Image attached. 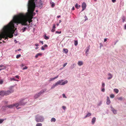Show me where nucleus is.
Instances as JSON below:
<instances>
[{
  "mask_svg": "<svg viewBox=\"0 0 126 126\" xmlns=\"http://www.w3.org/2000/svg\"><path fill=\"white\" fill-rule=\"evenodd\" d=\"M36 5H37V6H38L39 8H41L42 7V5H43V3L42 1H41V0H40L39 2L38 3V6L37 4V1L36 3Z\"/></svg>",
  "mask_w": 126,
  "mask_h": 126,
  "instance_id": "0eeeda50",
  "label": "nucleus"
},
{
  "mask_svg": "<svg viewBox=\"0 0 126 126\" xmlns=\"http://www.w3.org/2000/svg\"><path fill=\"white\" fill-rule=\"evenodd\" d=\"M89 49H88L87 48V49H85V52L86 53L88 52L89 51Z\"/></svg>",
  "mask_w": 126,
  "mask_h": 126,
  "instance_id": "de8ad7c7",
  "label": "nucleus"
},
{
  "mask_svg": "<svg viewBox=\"0 0 126 126\" xmlns=\"http://www.w3.org/2000/svg\"><path fill=\"white\" fill-rule=\"evenodd\" d=\"M24 64H21V67H23L24 66Z\"/></svg>",
  "mask_w": 126,
  "mask_h": 126,
  "instance_id": "e2e57ef3",
  "label": "nucleus"
},
{
  "mask_svg": "<svg viewBox=\"0 0 126 126\" xmlns=\"http://www.w3.org/2000/svg\"><path fill=\"white\" fill-rule=\"evenodd\" d=\"M108 76H109V77L107 78L108 79H110L112 77V75L110 73H108Z\"/></svg>",
  "mask_w": 126,
  "mask_h": 126,
  "instance_id": "f8f14e48",
  "label": "nucleus"
},
{
  "mask_svg": "<svg viewBox=\"0 0 126 126\" xmlns=\"http://www.w3.org/2000/svg\"><path fill=\"white\" fill-rule=\"evenodd\" d=\"M88 52H86V53L85 52V54L86 56H87L88 55Z\"/></svg>",
  "mask_w": 126,
  "mask_h": 126,
  "instance_id": "338daca9",
  "label": "nucleus"
},
{
  "mask_svg": "<svg viewBox=\"0 0 126 126\" xmlns=\"http://www.w3.org/2000/svg\"><path fill=\"white\" fill-rule=\"evenodd\" d=\"M100 47H101L102 46V44L101 43H100Z\"/></svg>",
  "mask_w": 126,
  "mask_h": 126,
  "instance_id": "bf43d9fd",
  "label": "nucleus"
},
{
  "mask_svg": "<svg viewBox=\"0 0 126 126\" xmlns=\"http://www.w3.org/2000/svg\"><path fill=\"white\" fill-rule=\"evenodd\" d=\"M40 43H41L42 44H43V41H40L39 42Z\"/></svg>",
  "mask_w": 126,
  "mask_h": 126,
  "instance_id": "6e6d98bb",
  "label": "nucleus"
},
{
  "mask_svg": "<svg viewBox=\"0 0 126 126\" xmlns=\"http://www.w3.org/2000/svg\"><path fill=\"white\" fill-rule=\"evenodd\" d=\"M110 98L108 97H107L106 104L107 105H108L110 104Z\"/></svg>",
  "mask_w": 126,
  "mask_h": 126,
  "instance_id": "9b49d317",
  "label": "nucleus"
},
{
  "mask_svg": "<svg viewBox=\"0 0 126 126\" xmlns=\"http://www.w3.org/2000/svg\"><path fill=\"white\" fill-rule=\"evenodd\" d=\"M21 55L19 54H18V55H16V58H17V59H18V58L19 57H21Z\"/></svg>",
  "mask_w": 126,
  "mask_h": 126,
  "instance_id": "c9c22d12",
  "label": "nucleus"
},
{
  "mask_svg": "<svg viewBox=\"0 0 126 126\" xmlns=\"http://www.w3.org/2000/svg\"><path fill=\"white\" fill-rule=\"evenodd\" d=\"M102 102L101 101H100L98 104L97 105L98 106H100L102 104Z\"/></svg>",
  "mask_w": 126,
  "mask_h": 126,
  "instance_id": "f704fd0d",
  "label": "nucleus"
},
{
  "mask_svg": "<svg viewBox=\"0 0 126 126\" xmlns=\"http://www.w3.org/2000/svg\"><path fill=\"white\" fill-rule=\"evenodd\" d=\"M78 65L79 66L82 65L83 64V63L81 61H79L78 63Z\"/></svg>",
  "mask_w": 126,
  "mask_h": 126,
  "instance_id": "4468645a",
  "label": "nucleus"
},
{
  "mask_svg": "<svg viewBox=\"0 0 126 126\" xmlns=\"http://www.w3.org/2000/svg\"><path fill=\"white\" fill-rule=\"evenodd\" d=\"M116 0H112V2L113 3H115L116 1Z\"/></svg>",
  "mask_w": 126,
  "mask_h": 126,
  "instance_id": "864d4df0",
  "label": "nucleus"
},
{
  "mask_svg": "<svg viewBox=\"0 0 126 126\" xmlns=\"http://www.w3.org/2000/svg\"><path fill=\"white\" fill-rule=\"evenodd\" d=\"M60 17H61L60 16H57V17L58 18H59Z\"/></svg>",
  "mask_w": 126,
  "mask_h": 126,
  "instance_id": "774afa93",
  "label": "nucleus"
},
{
  "mask_svg": "<svg viewBox=\"0 0 126 126\" xmlns=\"http://www.w3.org/2000/svg\"><path fill=\"white\" fill-rule=\"evenodd\" d=\"M41 49L42 50H45V49L44 48V47L43 46L41 48Z\"/></svg>",
  "mask_w": 126,
  "mask_h": 126,
  "instance_id": "8fccbe9b",
  "label": "nucleus"
},
{
  "mask_svg": "<svg viewBox=\"0 0 126 126\" xmlns=\"http://www.w3.org/2000/svg\"><path fill=\"white\" fill-rule=\"evenodd\" d=\"M26 27H24L23 29H22V30L23 31V32H24L26 30Z\"/></svg>",
  "mask_w": 126,
  "mask_h": 126,
  "instance_id": "49530a36",
  "label": "nucleus"
},
{
  "mask_svg": "<svg viewBox=\"0 0 126 126\" xmlns=\"http://www.w3.org/2000/svg\"><path fill=\"white\" fill-rule=\"evenodd\" d=\"M62 108L64 110H65L66 109V107L64 106H62Z\"/></svg>",
  "mask_w": 126,
  "mask_h": 126,
  "instance_id": "c03bdc74",
  "label": "nucleus"
},
{
  "mask_svg": "<svg viewBox=\"0 0 126 126\" xmlns=\"http://www.w3.org/2000/svg\"><path fill=\"white\" fill-rule=\"evenodd\" d=\"M55 78H50V79H49V81H52V80H54V79H55Z\"/></svg>",
  "mask_w": 126,
  "mask_h": 126,
  "instance_id": "4c0bfd02",
  "label": "nucleus"
},
{
  "mask_svg": "<svg viewBox=\"0 0 126 126\" xmlns=\"http://www.w3.org/2000/svg\"><path fill=\"white\" fill-rule=\"evenodd\" d=\"M10 79L11 81H12V80L18 81L17 80H16L14 78H10Z\"/></svg>",
  "mask_w": 126,
  "mask_h": 126,
  "instance_id": "c756f323",
  "label": "nucleus"
},
{
  "mask_svg": "<svg viewBox=\"0 0 126 126\" xmlns=\"http://www.w3.org/2000/svg\"><path fill=\"white\" fill-rule=\"evenodd\" d=\"M111 111H112L113 112L114 114H115L117 113V110H115L114 109Z\"/></svg>",
  "mask_w": 126,
  "mask_h": 126,
  "instance_id": "393cba45",
  "label": "nucleus"
},
{
  "mask_svg": "<svg viewBox=\"0 0 126 126\" xmlns=\"http://www.w3.org/2000/svg\"><path fill=\"white\" fill-rule=\"evenodd\" d=\"M63 79L59 80L56 83L58 85H64L68 83V81L67 80H65L64 82H63Z\"/></svg>",
  "mask_w": 126,
  "mask_h": 126,
  "instance_id": "39448f33",
  "label": "nucleus"
},
{
  "mask_svg": "<svg viewBox=\"0 0 126 126\" xmlns=\"http://www.w3.org/2000/svg\"><path fill=\"white\" fill-rule=\"evenodd\" d=\"M78 42L77 41L75 40L74 41V45L76 46L78 45Z\"/></svg>",
  "mask_w": 126,
  "mask_h": 126,
  "instance_id": "2f4dec72",
  "label": "nucleus"
},
{
  "mask_svg": "<svg viewBox=\"0 0 126 126\" xmlns=\"http://www.w3.org/2000/svg\"><path fill=\"white\" fill-rule=\"evenodd\" d=\"M91 114L90 113H88L85 116V117L84 118H85L86 117H88L89 116H91Z\"/></svg>",
  "mask_w": 126,
  "mask_h": 126,
  "instance_id": "4be33fe9",
  "label": "nucleus"
},
{
  "mask_svg": "<svg viewBox=\"0 0 126 126\" xmlns=\"http://www.w3.org/2000/svg\"><path fill=\"white\" fill-rule=\"evenodd\" d=\"M114 91L116 94L118 93L119 92V90L117 89H114Z\"/></svg>",
  "mask_w": 126,
  "mask_h": 126,
  "instance_id": "b1692460",
  "label": "nucleus"
},
{
  "mask_svg": "<svg viewBox=\"0 0 126 126\" xmlns=\"http://www.w3.org/2000/svg\"><path fill=\"white\" fill-rule=\"evenodd\" d=\"M96 120V118L95 117H93L92 120V125L94 124Z\"/></svg>",
  "mask_w": 126,
  "mask_h": 126,
  "instance_id": "1a4fd4ad",
  "label": "nucleus"
},
{
  "mask_svg": "<svg viewBox=\"0 0 126 126\" xmlns=\"http://www.w3.org/2000/svg\"><path fill=\"white\" fill-rule=\"evenodd\" d=\"M47 90L46 89H44L40 91L37 94L35 95L34 98L35 99H36L39 97L44 92H45Z\"/></svg>",
  "mask_w": 126,
  "mask_h": 126,
  "instance_id": "20e7f679",
  "label": "nucleus"
},
{
  "mask_svg": "<svg viewBox=\"0 0 126 126\" xmlns=\"http://www.w3.org/2000/svg\"><path fill=\"white\" fill-rule=\"evenodd\" d=\"M75 8H74V6H73V7H72V10H75Z\"/></svg>",
  "mask_w": 126,
  "mask_h": 126,
  "instance_id": "69168bd1",
  "label": "nucleus"
},
{
  "mask_svg": "<svg viewBox=\"0 0 126 126\" xmlns=\"http://www.w3.org/2000/svg\"><path fill=\"white\" fill-rule=\"evenodd\" d=\"M62 95L63 97V98H67V97L65 96V94H63Z\"/></svg>",
  "mask_w": 126,
  "mask_h": 126,
  "instance_id": "a19ab883",
  "label": "nucleus"
},
{
  "mask_svg": "<svg viewBox=\"0 0 126 126\" xmlns=\"http://www.w3.org/2000/svg\"><path fill=\"white\" fill-rule=\"evenodd\" d=\"M42 53H39L36 54V55L35 56V58H36L39 56H41L42 55Z\"/></svg>",
  "mask_w": 126,
  "mask_h": 126,
  "instance_id": "9d476101",
  "label": "nucleus"
},
{
  "mask_svg": "<svg viewBox=\"0 0 126 126\" xmlns=\"http://www.w3.org/2000/svg\"><path fill=\"white\" fill-rule=\"evenodd\" d=\"M84 18H85L84 21H86V20H87L88 19V18L86 16H85Z\"/></svg>",
  "mask_w": 126,
  "mask_h": 126,
  "instance_id": "79ce46f5",
  "label": "nucleus"
},
{
  "mask_svg": "<svg viewBox=\"0 0 126 126\" xmlns=\"http://www.w3.org/2000/svg\"><path fill=\"white\" fill-rule=\"evenodd\" d=\"M107 41V38H105L104 39V42H105Z\"/></svg>",
  "mask_w": 126,
  "mask_h": 126,
  "instance_id": "052dcab7",
  "label": "nucleus"
},
{
  "mask_svg": "<svg viewBox=\"0 0 126 126\" xmlns=\"http://www.w3.org/2000/svg\"><path fill=\"white\" fill-rule=\"evenodd\" d=\"M51 6L52 7V8L54 7L55 6V3L53 2H51Z\"/></svg>",
  "mask_w": 126,
  "mask_h": 126,
  "instance_id": "cd10ccee",
  "label": "nucleus"
},
{
  "mask_svg": "<svg viewBox=\"0 0 126 126\" xmlns=\"http://www.w3.org/2000/svg\"><path fill=\"white\" fill-rule=\"evenodd\" d=\"M86 5L84 2H83L82 5V9L81 11V12L84 10L86 8Z\"/></svg>",
  "mask_w": 126,
  "mask_h": 126,
  "instance_id": "6e6552de",
  "label": "nucleus"
},
{
  "mask_svg": "<svg viewBox=\"0 0 126 126\" xmlns=\"http://www.w3.org/2000/svg\"><path fill=\"white\" fill-rule=\"evenodd\" d=\"M3 67L1 69H2V70L6 68V66H4V65H0V67Z\"/></svg>",
  "mask_w": 126,
  "mask_h": 126,
  "instance_id": "412c9836",
  "label": "nucleus"
},
{
  "mask_svg": "<svg viewBox=\"0 0 126 126\" xmlns=\"http://www.w3.org/2000/svg\"><path fill=\"white\" fill-rule=\"evenodd\" d=\"M44 120L43 116L40 115H37L35 116V120L37 122H42Z\"/></svg>",
  "mask_w": 126,
  "mask_h": 126,
  "instance_id": "f03ea898",
  "label": "nucleus"
},
{
  "mask_svg": "<svg viewBox=\"0 0 126 126\" xmlns=\"http://www.w3.org/2000/svg\"><path fill=\"white\" fill-rule=\"evenodd\" d=\"M44 38L45 39L47 40L49 39V37L48 36H47L46 34L44 35Z\"/></svg>",
  "mask_w": 126,
  "mask_h": 126,
  "instance_id": "aec40b11",
  "label": "nucleus"
},
{
  "mask_svg": "<svg viewBox=\"0 0 126 126\" xmlns=\"http://www.w3.org/2000/svg\"><path fill=\"white\" fill-rule=\"evenodd\" d=\"M15 77L17 79H19V77L18 75H16L15 76Z\"/></svg>",
  "mask_w": 126,
  "mask_h": 126,
  "instance_id": "603ef678",
  "label": "nucleus"
},
{
  "mask_svg": "<svg viewBox=\"0 0 126 126\" xmlns=\"http://www.w3.org/2000/svg\"><path fill=\"white\" fill-rule=\"evenodd\" d=\"M87 48L89 49H90V46L89 45L88 47H87Z\"/></svg>",
  "mask_w": 126,
  "mask_h": 126,
  "instance_id": "4d7b16f0",
  "label": "nucleus"
},
{
  "mask_svg": "<svg viewBox=\"0 0 126 126\" xmlns=\"http://www.w3.org/2000/svg\"><path fill=\"white\" fill-rule=\"evenodd\" d=\"M58 85L57 84L56 82L55 83L53 84L52 85V86L51 87V89H54V88H55L56 86Z\"/></svg>",
  "mask_w": 126,
  "mask_h": 126,
  "instance_id": "2eb2a0df",
  "label": "nucleus"
},
{
  "mask_svg": "<svg viewBox=\"0 0 126 126\" xmlns=\"http://www.w3.org/2000/svg\"><path fill=\"white\" fill-rule=\"evenodd\" d=\"M56 27L55 26V25L54 24H53V26L52 28V29L51 30V31L52 32H54L55 31V28Z\"/></svg>",
  "mask_w": 126,
  "mask_h": 126,
  "instance_id": "ddd939ff",
  "label": "nucleus"
},
{
  "mask_svg": "<svg viewBox=\"0 0 126 126\" xmlns=\"http://www.w3.org/2000/svg\"><path fill=\"white\" fill-rule=\"evenodd\" d=\"M80 5H79L77 3H76L75 5V7L77 9H79L80 7Z\"/></svg>",
  "mask_w": 126,
  "mask_h": 126,
  "instance_id": "a211bd4d",
  "label": "nucleus"
},
{
  "mask_svg": "<svg viewBox=\"0 0 126 126\" xmlns=\"http://www.w3.org/2000/svg\"><path fill=\"white\" fill-rule=\"evenodd\" d=\"M124 29H126V24H125V25Z\"/></svg>",
  "mask_w": 126,
  "mask_h": 126,
  "instance_id": "0e129e2a",
  "label": "nucleus"
},
{
  "mask_svg": "<svg viewBox=\"0 0 126 126\" xmlns=\"http://www.w3.org/2000/svg\"><path fill=\"white\" fill-rule=\"evenodd\" d=\"M61 31L60 32H58V31H56L55 32V33H57V34H60L61 33Z\"/></svg>",
  "mask_w": 126,
  "mask_h": 126,
  "instance_id": "37998d69",
  "label": "nucleus"
},
{
  "mask_svg": "<svg viewBox=\"0 0 126 126\" xmlns=\"http://www.w3.org/2000/svg\"><path fill=\"white\" fill-rule=\"evenodd\" d=\"M58 76H59L58 75H57L56 77H54V78H55V79H56L57 78H58Z\"/></svg>",
  "mask_w": 126,
  "mask_h": 126,
  "instance_id": "13d9d810",
  "label": "nucleus"
},
{
  "mask_svg": "<svg viewBox=\"0 0 126 126\" xmlns=\"http://www.w3.org/2000/svg\"><path fill=\"white\" fill-rule=\"evenodd\" d=\"M76 65V64L75 63H74L72 64L70 68L72 69L75 67Z\"/></svg>",
  "mask_w": 126,
  "mask_h": 126,
  "instance_id": "f3484780",
  "label": "nucleus"
},
{
  "mask_svg": "<svg viewBox=\"0 0 126 126\" xmlns=\"http://www.w3.org/2000/svg\"><path fill=\"white\" fill-rule=\"evenodd\" d=\"M105 86V83L104 82H102V88H104Z\"/></svg>",
  "mask_w": 126,
  "mask_h": 126,
  "instance_id": "72a5a7b5",
  "label": "nucleus"
},
{
  "mask_svg": "<svg viewBox=\"0 0 126 126\" xmlns=\"http://www.w3.org/2000/svg\"><path fill=\"white\" fill-rule=\"evenodd\" d=\"M56 121V119L55 118H52L50 120V121L51 122H55Z\"/></svg>",
  "mask_w": 126,
  "mask_h": 126,
  "instance_id": "6ab92c4d",
  "label": "nucleus"
},
{
  "mask_svg": "<svg viewBox=\"0 0 126 126\" xmlns=\"http://www.w3.org/2000/svg\"><path fill=\"white\" fill-rule=\"evenodd\" d=\"M37 0H32V16L35 15L36 13L33 12V9L36 7H37V5H36Z\"/></svg>",
  "mask_w": 126,
  "mask_h": 126,
  "instance_id": "7ed1b4c3",
  "label": "nucleus"
},
{
  "mask_svg": "<svg viewBox=\"0 0 126 126\" xmlns=\"http://www.w3.org/2000/svg\"><path fill=\"white\" fill-rule=\"evenodd\" d=\"M114 97V95L113 94H110V97L111 98H113Z\"/></svg>",
  "mask_w": 126,
  "mask_h": 126,
  "instance_id": "473e14b6",
  "label": "nucleus"
},
{
  "mask_svg": "<svg viewBox=\"0 0 126 126\" xmlns=\"http://www.w3.org/2000/svg\"><path fill=\"white\" fill-rule=\"evenodd\" d=\"M20 101H22V102H21L23 104V103H24V104L23 105H24L26 103V102L25 101V100L24 99H23L21 100Z\"/></svg>",
  "mask_w": 126,
  "mask_h": 126,
  "instance_id": "5701e85b",
  "label": "nucleus"
},
{
  "mask_svg": "<svg viewBox=\"0 0 126 126\" xmlns=\"http://www.w3.org/2000/svg\"><path fill=\"white\" fill-rule=\"evenodd\" d=\"M118 99L119 100L121 101L123 99V98L122 97H120L118 98Z\"/></svg>",
  "mask_w": 126,
  "mask_h": 126,
  "instance_id": "e433bc0d",
  "label": "nucleus"
},
{
  "mask_svg": "<svg viewBox=\"0 0 126 126\" xmlns=\"http://www.w3.org/2000/svg\"><path fill=\"white\" fill-rule=\"evenodd\" d=\"M110 108L111 109V110H112L114 109L111 106H110Z\"/></svg>",
  "mask_w": 126,
  "mask_h": 126,
  "instance_id": "5fc2aeb1",
  "label": "nucleus"
},
{
  "mask_svg": "<svg viewBox=\"0 0 126 126\" xmlns=\"http://www.w3.org/2000/svg\"><path fill=\"white\" fill-rule=\"evenodd\" d=\"M11 87L10 88V91H1L0 92V95L3 96L4 95H7L10 94L11 93L13 92L14 91V90Z\"/></svg>",
  "mask_w": 126,
  "mask_h": 126,
  "instance_id": "f257e3e1",
  "label": "nucleus"
},
{
  "mask_svg": "<svg viewBox=\"0 0 126 126\" xmlns=\"http://www.w3.org/2000/svg\"><path fill=\"white\" fill-rule=\"evenodd\" d=\"M22 101H20L19 103H15V104H13V105H14V107H15L17 109H19L20 108H18V106H20L21 105H22L24 104V103H22L21 102H22Z\"/></svg>",
  "mask_w": 126,
  "mask_h": 126,
  "instance_id": "423d86ee",
  "label": "nucleus"
},
{
  "mask_svg": "<svg viewBox=\"0 0 126 126\" xmlns=\"http://www.w3.org/2000/svg\"><path fill=\"white\" fill-rule=\"evenodd\" d=\"M6 107L9 108H12L14 107V105H13V104L9 105L6 106Z\"/></svg>",
  "mask_w": 126,
  "mask_h": 126,
  "instance_id": "dca6fc26",
  "label": "nucleus"
},
{
  "mask_svg": "<svg viewBox=\"0 0 126 126\" xmlns=\"http://www.w3.org/2000/svg\"><path fill=\"white\" fill-rule=\"evenodd\" d=\"M43 46L44 47H47V45L46 44H45Z\"/></svg>",
  "mask_w": 126,
  "mask_h": 126,
  "instance_id": "3c124183",
  "label": "nucleus"
},
{
  "mask_svg": "<svg viewBox=\"0 0 126 126\" xmlns=\"http://www.w3.org/2000/svg\"><path fill=\"white\" fill-rule=\"evenodd\" d=\"M3 81L2 79H1L0 80V84H2L3 83Z\"/></svg>",
  "mask_w": 126,
  "mask_h": 126,
  "instance_id": "58836bf2",
  "label": "nucleus"
},
{
  "mask_svg": "<svg viewBox=\"0 0 126 126\" xmlns=\"http://www.w3.org/2000/svg\"><path fill=\"white\" fill-rule=\"evenodd\" d=\"M27 68H28V67H27L26 66H25V67H23L22 68V70H24L25 69H27Z\"/></svg>",
  "mask_w": 126,
  "mask_h": 126,
  "instance_id": "a18cd8bd",
  "label": "nucleus"
},
{
  "mask_svg": "<svg viewBox=\"0 0 126 126\" xmlns=\"http://www.w3.org/2000/svg\"><path fill=\"white\" fill-rule=\"evenodd\" d=\"M63 50L64 52L66 53H67L68 52V50L67 49L64 48Z\"/></svg>",
  "mask_w": 126,
  "mask_h": 126,
  "instance_id": "bb28decb",
  "label": "nucleus"
},
{
  "mask_svg": "<svg viewBox=\"0 0 126 126\" xmlns=\"http://www.w3.org/2000/svg\"><path fill=\"white\" fill-rule=\"evenodd\" d=\"M42 124L41 123H38L36 125V126H42Z\"/></svg>",
  "mask_w": 126,
  "mask_h": 126,
  "instance_id": "c85d7f7f",
  "label": "nucleus"
},
{
  "mask_svg": "<svg viewBox=\"0 0 126 126\" xmlns=\"http://www.w3.org/2000/svg\"><path fill=\"white\" fill-rule=\"evenodd\" d=\"M35 45L36 47H37L39 45L37 44H35Z\"/></svg>",
  "mask_w": 126,
  "mask_h": 126,
  "instance_id": "680f3d73",
  "label": "nucleus"
},
{
  "mask_svg": "<svg viewBox=\"0 0 126 126\" xmlns=\"http://www.w3.org/2000/svg\"><path fill=\"white\" fill-rule=\"evenodd\" d=\"M122 19L123 20V22H124L125 21V20L126 19V18L125 16H123L122 17Z\"/></svg>",
  "mask_w": 126,
  "mask_h": 126,
  "instance_id": "a878e982",
  "label": "nucleus"
},
{
  "mask_svg": "<svg viewBox=\"0 0 126 126\" xmlns=\"http://www.w3.org/2000/svg\"><path fill=\"white\" fill-rule=\"evenodd\" d=\"M6 119H0V124L2 123L4 120H6Z\"/></svg>",
  "mask_w": 126,
  "mask_h": 126,
  "instance_id": "7c9ffc66",
  "label": "nucleus"
},
{
  "mask_svg": "<svg viewBox=\"0 0 126 126\" xmlns=\"http://www.w3.org/2000/svg\"><path fill=\"white\" fill-rule=\"evenodd\" d=\"M101 89V91L103 92H104L105 91V89L104 88H102Z\"/></svg>",
  "mask_w": 126,
  "mask_h": 126,
  "instance_id": "ea45409f",
  "label": "nucleus"
},
{
  "mask_svg": "<svg viewBox=\"0 0 126 126\" xmlns=\"http://www.w3.org/2000/svg\"><path fill=\"white\" fill-rule=\"evenodd\" d=\"M67 64V63H64L63 64V67H65L66 65Z\"/></svg>",
  "mask_w": 126,
  "mask_h": 126,
  "instance_id": "09e8293b",
  "label": "nucleus"
}]
</instances>
